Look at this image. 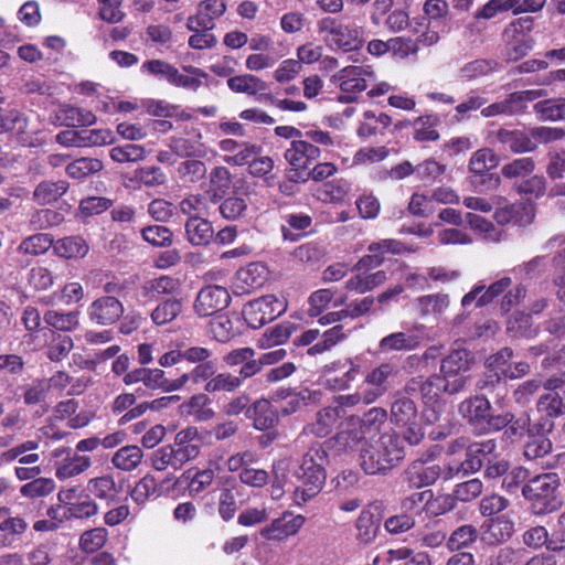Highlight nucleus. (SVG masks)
Segmentation results:
<instances>
[{"instance_id": "nucleus-21", "label": "nucleus", "mask_w": 565, "mask_h": 565, "mask_svg": "<svg viewBox=\"0 0 565 565\" xmlns=\"http://www.w3.org/2000/svg\"><path fill=\"white\" fill-rule=\"evenodd\" d=\"M497 441L487 439L480 443H473L467 447L466 459L458 468V472L473 473L486 466L490 459H494Z\"/></svg>"}, {"instance_id": "nucleus-24", "label": "nucleus", "mask_w": 565, "mask_h": 565, "mask_svg": "<svg viewBox=\"0 0 565 565\" xmlns=\"http://www.w3.org/2000/svg\"><path fill=\"white\" fill-rule=\"evenodd\" d=\"M341 418L339 411L332 405L323 407L317 412L315 419L303 427L302 433L324 438L333 431Z\"/></svg>"}, {"instance_id": "nucleus-13", "label": "nucleus", "mask_w": 565, "mask_h": 565, "mask_svg": "<svg viewBox=\"0 0 565 565\" xmlns=\"http://www.w3.org/2000/svg\"><path fill=\"white\" fill-rule=\"evenodd\" d=\"M511 284L510 277H502L490 285L479 281L462 297L461 306L468 308L475 305L476 308H482L507 291Z\"/></svg>"}, {"instance_id": "nucleus-47", "label": "nucleus", "mask_w": 565, "mask_h": 565, "mask_svg": "<svg viewBox=\"0 0 565 565\" xmlns=\"http://www.w3.org/2000/svg\"><path fill=\"white\" fill-rule=\"evenodd\" d=\"M104 164L96 158H78L66 166V174L76 180H83L103 169Z\"/></svg>"}, {"instance_id": "nucleus-43", "label": "nucleus", "mask_w": 565, "mask_h": 565, "mask_svg": "<svg viewBox=\"0 0 565 565\" xmlns=\"http://www.w3.org/2000/svg\"><path fill=\"white\" fill-rule=\"evenodd\" d=\"M351 191V183L345 179L324 182L318 190V198L323 202H342Z\"/></svg>"}, {"instance_id": "nucleus-52", "label": "nucleus", "mask_w": 565, "mask_h": 565, "mask_svg": "<svg viewBox=\"0 0 565 565\" xmlns=\"http://www.w3.org/2000/svg\"><path fill=\"white\" fill-rule=\"evenodd\" d=\"M499 164V157L493 150L482 148L476 151L470 161L469 169L472 173L483 175L489 170L497 168Z\"/></svg>"}, {"instance_id": "nucleus-32", "label": "nucleus", "mask_w": 565, "mask_h": 565, "mask_svg": "<svg viewBox=\"0 0 565 565\" xmlns=\"http://www.w3.org/2000/svg\"><path fill=\"white\" fill-rule=\"evenodd\" d=\"M184 227L186 239L193 246L207 245L214 235L212 223L203 217H189Z\"/></svg>"}, {"instance_id": "nucleus-30", "label": "nucleus", "mask_w": 565, "mask_h": 565, "mask_svg": "<svg viewBox=\"0 0 565 565\" xmlns=\"http://www.w3.org/2000/svg\"><path fill=\"white\" fill-rule=\"evenodd\" d=\"M56 119L66 127H85L96 122V116L90 110L68 104L60 106Z\"/></svg>"}, {"instance_id": "nucleus-51", "label": "nucleus", "mask_w": 565, "mask_h": 565, "mask_svg": "<svg viewBox=\"0 0 565 565\" xmlns=\"http://www.w3.org/2000/svg\"><path fill=\"white\" fill-rule=\"evenodd\" d=\"M53 245L54 242L50 234L39 233L24 238L18 250L25 255L39 256L46 253Z\"/></svg>"}, {"instance_id": "nucleus-9", "label": "nucleus", "mask_w": 565, "mask_h": 565, "mask_svg": "<svg viewBox=\"0 0 565 565\" xmlns=\"http://www.w3.org/2000/svg\"><path fill=\"white\" fill-rule=\"evenodd\" d=\"M375 79V72L370 65H349L330 77V82L344 93H361Z\"/></svg>"}, {"instance_id": "nucleus-55", "label": "nucleus", "mask_w": 565, "mask_h": 565, "mask_svg": "<svg viewBox=\"0 0 565 565\" xmlns=\"http://www.w3.org/2000/svg\"><path fill=\"white\" fill-rule=\"evenodd\" d=\"M466 221L472 230L482 235L483 239L490 242H499L501 239V230L484 217L475 213H467Z\"/></svg>"}, {"instance_id": "nucleus-26", "label": "nucleus", "mask_w": 565, "mask_h": 565, "mask_svg": "<svg viewBox=\"0 0 565 565\" xmlns=\"http://www.w3.org/2000/svg\"><path fill=\"white\" fill-rule=\"evenodd\" d=\"M246 415L253 419L257 430H270L279 420L277 409L267 399L256 401L247 408Z\"/></svg>"}, {"instance_id": "nucleus-14", "label": "nucleus", "mask_w": 565, "mask_h": 565, "mask_svg": "<svg viewBox=\"0 0 565 565\" xmlns=\"http://www.w3.org/2000/svg\"><path fill=\"white\" fill-rule=\"evenodd\" d=\"M305 522L306 518L303 515L285 511L279 518L274 519L268 525L264 526L259 534L268 541L281 542L296 535Z\"/></svg>"}, {"instance_id": "nucleus-10", "label": "nucleus", "mask_w": 565, "mask_h": 565, "mask_svg": "<svg viewBox=\"0 0 565 565\" xmlns=\"http://www.w3.org/2000/svg\"><path fill=\"white\" fill-rule=\"evenodd\" d=\"M546 0H489L476 13V19L490 20L498 13L512 11L513 14L540 11Z\"/></svg>"}, {"instance_id": "nucleus-39", "label": "nucleus", "mask_w": 565, "mask_h": 565, "mask_svg": "<svg viewBox=\"0 0 565 565\" xmlns=\"http://www.w3.org/2000/svg\"><path fill=\"white\" fill-rule=\"evenodd\" d=\"M379 520L371 509H363L355 522V537L361 544H369L376 537Z\"/></svg>"}, {"instance_id": "nucleus-4", "label": "nucleus", "mask_w": 565, "mask_h": 565, "mask_svg": "<svg viewBox=\"0 0 565 565\" xmlns=\"http://www.w3.org/2000/svg\"><path fill=\"white\" fill-rule=\"evenodd\" d=\"M183 71L188 74L180 73L173 64L160 58L145 61L140 66L145 75L192 92H196L202 85V78L209 76L202 68L192 65L183 66Z\"/></svg>"}, {"instance_id": "nucleus-45", "label": "nucleus", "mask_w": 565, "mask_h": 565, "mask_svg": "<svg viewBox=\"0 0 565 565\" xmlns=\"http://www.w3.org/2000/svg\"><path fill=\"white\" fill-rule=\"evenodd\" d=\"M216 469L217 468L210 466L204 469L195 470L193 473L191 470H188L183 477L189 479L188 490L190 495H198L211 487L215 478Z\"/></svg>"}, {"instance_id": "nucleus-36", "label": "nucleus", "mask_w": 565, "mask_h": 565, "mask_svg": "<svg viewBox=\"0 0 565 565\" xmlns=\"http://www.w3.org/2000/svg\"><path fill=\"white\" fill-rule=\"evenodd\" d=\"M68 190V183L64 180L42 181L33 191V201L39 205L56 202Z\"/></svg>"}, {"instance_id": "nucleus-35", "label": "nucleus", "mask_w": 565, "mask_h": 565, "mask_svg": "<svg viewBox=\"0 0 565 565\" xmlns=\"http://www.w3.org/2000/svg\"><path fill=\"white\" fill-rule=\"evenodd\" d=\"M142 458L143 451L139 446L127 445L114 452L110 462L116 469L130 472L140 466Z\"/></svg>"}, {"instance_id": "nucleus-42", "label": "nucleus", "mask_w": 565, "mask_h": 565, "mask_svg": "<svg viewBox=\"0 0 565 565\" xmlns=\"http://www.w3.org/2000/svg\"><path fill=\"white\" fill-rule=\"evenodd\" d=\"M533 109L542 121L565 120V99H544L534 104Z\"/></svg>"}, {"instance_id": "nucleus-58", "label": "nucleus", "mask_w": 565, "mask_h": 565, "mask_svg": "<svg viewBox=\"0 0 565 565\" xmlns=\"http://www.w3.org/2000/svg\"><path fill=\"white\" fill-rule=\"evenodd\" d=\"M478 537V531L476 526L471 524H465L456 529L447 540V546L451 551H458L468 547Z\"/></svg>"}, {"instance_id": "nucleus-23", "label": "nucleus", "mask_w": 565, "mask_h": 565, "mask_svg": "<svg viewBox=\"0 0 565 565\" xmlns=\"http://www.w3.org/2000/svg\"><path fill=\"white\" fill-rule=\"evenodd\" d=\"M493 138L497 142L507 147L514 153H525L535 150V141L532 140L530 130H509L500 128L498 131L493 132Z\"/></svg>"}, {"instance_id": "nucleus-8", "label": "nucleus", "mask_w": 565, "mask_h": 565, "mask_svg": "<svg viewBox=\"0 0 565 565\" xmlns=\"http://www.w3.org/2000/svg\"><path fill=\"white\" fill-rule=\"evenodd\" d=\"M286 302L274 295H266L247 302L243 308L246 323L258 329L286 311Z\"/></svg>"}, {"instance_id": "nucleus-3", "label": "nucleus", "mask_w": 565, "mask_h": 565, "mask_svg": "<svg viewBox=\"0 0 565 565\" xmlns=\"http://www.w3.org/2000/svg\"><path fill=\"white\" fill-rule=\"evenodd\" d=\"M326 462L327 452L319 444L312 445L303 455L296 471L297 478L301 481L294 493L297 505H302L320 493L327 479Z\"/></svg>"}, {"instance_id": "nucleus-38", "label": "nucleus", "mask_w": 565, "mask_h": 565, "mask_svg": "<svg viewBox=\"0 0 565 565\" xmlns=\"http://www.w3.org/2000/svg\"><path fill=\"white\" fill-rule=\"evenodd\" d=\"M536 409L550 418L565 415V390L542 394L536 402Z\"/></svg>"}, {"instance_id": "nucleus-44", "label": "nucleus", "mask_w": 565, "mask_h": 565, "mask_svg": "<svg viewBox=\"0 0 565 565\" xmlns=\"http://www.w3.org/2000/svg\"><path fill=\"white\" fill-rule=\"evenodd\" d=\"M182 299L170 298L160 302L151 311V320L157 326H163L172 322L182 311Z\"/></svg>"}, {"instance_id": "nucleus-19", "label": "nucleus", "mask_w": 565, "mask_h": 565, "mask_svg": "<svg viewBox=\"0 0 565 565\" xmlns=\"http://www.w3.org/2000/svg\"><path fill=\"white\" fill-rule=\"evenodd\" d=\"M87 315L95 324L111 326L124 315V305L116 297L103 296L89 305Z\"/></svg>"}, {"instance_id": "nucleus-37", "label": "nucleus", "mask_w": 565, "mask_h": 565, "mask_svg": "<svg viewBox=\"0 0 565 565\" xmlns=\"http://www.w3.org/2000/svg\"><path fill=\"white\" fill-rule=\"evenodd\" d=\"M54 253L63 258H83L87 255L89 246L82 236H67L56 241Z\"/></svg>"}, {"instance_id": "nucleus-31", "label": "nucleus", "mask_w": 565, "mask_h": 565, "mask_svg": "<svg viewBox=\"0 0 565 565\" xmlns=\"http://www.w3.org/2000/svg\"><path fill=\"white\" fill-rule=\"evenodd\" d=\"M86 490L95 498L106 501L107 504L114 503L121 492V488L116 483L114 477L110 475L89 479Z\"/></svg>"}, {"instance_id": "nucleus-12", "label": "nucleus", "mask_w": 565, "mask_h": 565, "mask_svg": "<svg viewBox=\"0 0 565 565\" xmlns=\"http://www.w3.org/2000/svg\"><path fill=\"white\" fill-rule=\"evenodd\" d=\"M53 457L61 459L56 461L55 477L58 480H66L79 476L92 466V458L72 451L71 448H57L53 450Z\"/></svg>"}, {"instance_id": "nucleus-57", "label": "nucleus", "mask_w": 565, "mask_h": 565, "mask_svg": "<svg viewBox=\"0 0 565 565\" xmlns=\"http://www.w3.org/2000/svg\"><path fill=\"white\" fill-rule=\"evenodd\" d=\"M438 118L433 115L418 117L414 121V139L417 141H436L439 134L436 130Z\"/></svg>"}, {"instance_id": "nucleus-17", "label": "nucleus", "mask_w": 565, "mask_h": 565, "mask_svg": "<svg viewBox=\"0 0 565 565\" xmlns=\"http://www.w3.org/2000/svg\"><path fill=\"white\" fill-rule=\"evenodd\" d=\"M491 411V404L483 395L470 396L458 406L460 416L470 425V427L478 434H483L488 418Z\"/></svg>"}, {"instance_id": "nucleus-49", "label": "nucleus", "mask_w": 565, "mask_h": 565, "mask_svg": "<svg viewBox=\"0 0 565 565\" xmlns=\"http://www.w3.org/2000/svg\"><path fill=\"white\" fill-rule=\"evenodd\" d=\"M216 373V362L213 360L205 361L203 363H199L195 367L189 372L183 373L181 376L177 379V384L174 387L178 390L182 388L189 381H192L194 384H199L202 382H207L213 375Z\"/></svg>"}, {"instance_id": "nucleus-20", "label": "nucleus", "mask_w": 565, "mask_h": 565, "mask_svg": "<svg viewBox=\"0 0 565 565\" xmlns=\"http://www.w3.org/2000/svg\"><path fill=\"white\" fill-rule=\"evenodd\" d=\"M226 11L225 0H203L199 3L196 13L186 20V28L190 31L199 29H214L215 20Z\"/></svg>"}, {"instance_id": "nucleus-60", "label": "nucleus", "mask_w": 565, "mask_h": 565, "mask_svg": "<svg viewBox=\"0 0 565 565\" xmlns=\"http://www.w3.org/2000/svg\"><path fill=\"white\" fill-rule=\"evenodd\" d=\"M55 481L52 478L38 477L20 488L21 495L30 499L42 498L55 490Z\"/></svg>"}, {"instance_id": "nucleus-22", "label": "nucleus", "mask_w": 565, "mask_h": 565, "mask_svg": "<svg viewBox=\"0 0 565 565\" xmlns=\"http://www.w3.org/2000/svg\"><path fill=\"white\" fill-rule=\"evenodd\" d=\"M319 157L320 149L308 140H294L285 152V159L291 167L307 170Z\"/></svg>"}, {"instance_id": "nucleus-61", "label": "nucleus", "mask_w": 565, "mask_h": 565, "mask_svg": "<svg viewBox=\"0 0 565 565\" xmlns=\"http://www.w3.org/2000/svg\"><path fill=\"white\" fill-rule=\"evenodd\" d=\"M151 466L157 471H163L169 467H172L174 470L181 469L175 456L174 446L166 445L154 450L151 455Z\"/></svg>"}, {"instance_id": "nucleus-16", "label": "nucleus", "mask_w": 565, "mask_h": 565, "mask_svg": "<svg viewBox=\"0 0 565 565\" xmlns=\"http://www.w3.org/2000/svg\"><path fill=\"white\" fill-rule=\"evenodd\" d=\"M439 465L428 460L412 461L403 472V480L409 489H420L434 484L441 476Z\"/></svg>"}, {"instance_id": "nucleus-7", "label": "nucleus", "mask_w": 565, "mask_h": 565, "mask_svg": "<svg viewBox=\"0 0 565 565\" xmlns=\"http://www.w3.org/2000/svg\"><path fill=\"white\" fill-rule=\"evenodd\" d=\"M533 26L532 17H522L505 28L503 35L507 38L505 55L509 61H519L533 50L534 40L530 35Z\"/></svg>"}, {"instance_id": "nucleus-41", "label": "nucleus", "mask_w": 565, "mask_h": 565, "mask_svg": "<svg viewBox=\"0 0 565 565\" xmlns=\"http://www.w3.org/2000/svg\"><path fill=\"white\" fill-rule=\"evenodd\" d=\"M232 184V177L227 168L215 167L210 173L209 195L213 203H216L228 192Z\"/></svg>"}, {"instance_id": "nucleus-33", "label": "nucleus", "mask_w": 565, "mask_h": 565, "mask_svg": "<svg viewBox=\"0 0 565 565\" xmlns=\"http://www.w3.org/2000/svg\"><path fill=\"white\" fill-rule=\"evenodd\" d=\"M422 342V338L415 333L394 332L381 339L379 351L382 353L392 351H412Z\"/></svg>"}, {"instance_id": "nucleus-5", "label": "nucleus", "mask_w": 565, "mask_h": 565, "mask_svg": "<svg viewBox=\"0 0 565 565\" xmlns=\"http://www.w3.org/2000/svg\"><path fill=\"white\" fill-rule=\"evenodd\" d=\"M559 481L556 473H543L531 478L522 488L523 497L536 515L556 511L562 501L557 495Z\"/></svg>"}, {"instance_id": "nucleus-1", "label": "nucleus", "mask_w": 565, "mask_h": 565, "mask_svg": "<svg viewBox=\"0 0 565 565\" xmlns=\"http://www.w3.org/2000/svg\"><path fill=\"white\" fill-rule=\"evenodd\" d=\"M406 440L395 430H387L360 448L359 465L367 476H386L406 456Z\"/></svg>"}, {"instance_id": "nucleus-15", "label": "nucleus", "mask_w": 565, "mask_h": 565, "mask_svg": "<svg viewBox=\"0 0 565 565\" xmlns=\"http://www.w3.org/2000/svg\"><path fill=\"white\" fill-rule=\"evenodd\" d=\"M366 436L367 434L358 422V416L351 415L345 419L343 428L329 443L337 452H349L365 445Z\"/></svg>"}, {"instance_id": "nucleus-34", "label": "nucleus", "mask_w": 565, "mask_h": 565, "mask_svg": "<svg viewBox=\"0 0 565 565\" xmlns=\"http://www.w3.org/2000/svg\"><path fill=\"white\" fill-rule=\"evenodd\" d=\"M210 404L211 401L207 395L200 393L181 404L180 411L182 415L192 417L195 422H206L212 419L215 415Z\"/></svg>"}, {"instance_id": "nucleus-59", "label": "nucleus", "mask_w": 565, "mask_h": 565, "mask_svg": "<svg viewBox=\"0 0 565 565\" xmlns=\"http://www.w3.org/2000/svg\"><path fill=\"white\" fill-rule=\"evenodd\" d=\"M141 236L154 247H169L173 242L171 230L162 225H149L141 228Z\"/></svg>"}, {"instance_id": "nucleus-28", "label": "nucleus", "mask_w": 565, "mask_h": 565, "mask_svg": "<svg viewBox=\"0 0 565 565\" xmlns=\"http://www.w3.org/2000/svg\"><path fill=\"white\" fill-rule=\"evenodd\" d=\"M2 126L3 131L15 135L23 145H32L31 134L33 130L30 128V120L26 114L18 109H11L2 117Z\"/></svg>"}, {"instance_id": "nucleus-18", "label": "nucleus", "mask_w": 565, "mask_h": 565, "mask_svg": "<svg viewBox=\"0 0 565 565\" xmlns=\"http://www.w3.org/2000/svg\"><path fill=\"white\" fill-rule=\"evenodd\" d=\"M230 302L231 297L226 288L210 285L199 291L194 310L200 317H209L225 309Z\"/></svg>"}, {"instance_id": "nucleus-48", "label": "nucleus", "mask_w": 565, "mask_h": 565, "mask_svg": "<svg viewBox=\"0 0 565 565\" xmlns=\"http://www.w3.org/2000/svg\"><path fill=\"white\" fill-rule=\"evenodd\" d=\"M242 386V379L228 372L215 373L204 385L210 394L232 393Z\"/></svg>"}, {"instance_id": "nucleus-6", "label": "nucleus", "mask_w": 565, "mask_h": 565, "mask_svg": "<svg viewBox=\"0 0 565 565\" xmlns=\"http://www.w3.org/2000/svg\"><path fill=\"white\" fill-rule=\"evenodd\" d=\"M390 422L402 429V437L411 446H416L422 443L425 437L424 428L420 424L417 403L402 394L396 393L388 413Z\"/></svg>"}, {"instance_id": "nucleus-11", "label": "nucleus", "mask_w": 565, "mask_h": 565, "mask_svg": "<svg viewBox=\"0 0 565 565\" xmlns=\"http://www.w3.org/2000/svg\"><path fill=\"white\" fill-rule=\"evenodd\" d=\"M269 278V269L263 262H252L239 268L233 280L236 295H247L263 287Z\"/></svg>"}, {"instance_id": "nucleus-62", "label": "nucleus", "mask_w": 565, "mask_h": 565, "mask_svg": "<svg viewBox=\"0 0 565 565\" xmlns=\"http://www.w3.org/2000/svg\"><path fill=\"white\" fill-rule=\"evenodd\" d=\"M535 163L532 158L524 157L514 159L513 161L504 164L501 169L503 177L508 179L526 178L533 173Z\"/></svg>"}, {"instance_id": "nucleus-50", "label": "nucleus", "mask_w": 565, "mask_h": 565, "mask_svg": "<svg viewBox=\"0 0 565 565\" xmlns=\"http://www.w3.org/2000/svg\"><path fill=\"white\" fill-rule=\"evenodd\" d=\"M513 533L514 523L505 516H498L490 520L486 535L491 544H498L508 541Z\"/></svg>"}, {"instance_id": "nucleus-46", "label": "nucleus", "mask_w": 565, "mask_h": 565, "mask_svg": "<svg viewBox=\"0 0 565 565\" xmlns=\"http://www.w3.org/2000/svg\"><path fill=\"white\" fill-rule=\"evenodd\" d=\"M294 331V323L288 321L278 323L264 332L258 340V344L264 349L282 344L288 341Z\"/></svg>"}, {"instance_id": "nucleus-25", "label": "nucleus", "mask_w": 565, "mask_h": 565, "mask_svg": "<svg viewBox=\"0 0 565 565\" xmlns=\"http://www.w3.org/2000/svg\"><path fill=\"white\" fill-rule=\"evenodd\" d=\"M533 216L532 205L523 202L500 206L494 212V218L501 225L513 223L524 226L532 222Z\"/></svg>"}, {"instance_id": "nucleus-53", "label": "nucleus", "mask_w": 565, "mask_h": 565, "mask_svg": "<svg viewBox=\"0 0 565 565\" xmlns=\"http://www.w3.org/2000/svg\"><path fill=\"white\" fill-rule=\"evenodd\" d=\"M449 306V298L445 294L425 295L417 299V309L420 316L440 315Z\"/></svg>"}, {"instance_id": "nucleus-56", "label": "nucleus", "mask_w": 565, "mask_h": 565, "mask_svg": "<svg viewBox=\"0 0 565 565\" xmlns=\"http://www.w3.org/2000/svg\"><path fill=\"white\" fill-rule=\"evenodd\" d=\"M110 158L118 163L138 162L146 158V150L136 143H126L110 149Z\"/></svg>"}, {"instance_id": "nucleus-63", "label": "nucleus", "mask_w": 565, "mask_h": 565, "mask_svg": "<svg viewBox=\"0 0 565 565\" xmlns=\"http://www.w3.org/2000/svg\"><path fill=\"white\" fill-rule=\"evenodd\" d=\"M44 321L57 330L70 331L77 327L78 313L50 310L44 315Z\"/></svg>"}, {"instance_id": "nucleus-29", "label": "nucleus", "mask_w": 565, "mask_h": 565, "mask_svg": "<svg viewBox=\"0 0 565 565\" xmlns=\"http://www.w3.org/2000/svg\"><path fill=\"white\" fill-rule=\"evenodd\" d=\"M329 45L343 52L359 50L363 45L361 30L354 24L341 22Z\"/></svg>"}, {"instance_id": "nucleus-27", "label": "nucleus", "mask_w": 565, "mask_h": 565, "mask_svg": "<svg viewBox=\"0 0 565 565\" xmlns=\"http://www.w3.org/2000/svg\"><path fill=\"white\" fill-rule=\"evenodd\" d=\"M512 358L513 350L509 347H504L490 355L487 360L489 373L486 374V380L479 384V387L483 390L494 383L499 384Z\"/></svg>"}, {"instance_id": "nucleus-64", "label": "nucleus", "mask_w": 565, "mask_h": 565, "mask_svg": "<svg viewBox=\"0 0 565 565\" xmlns=\"http://www.w3.org/2000/svg\"><path fill=\"white\" fill-rule=\"evenodd\" d=\"M220 214L228 221L243 217L247 211L246 200L241 196H228L218 206Z\"/></svg>"}, {"instance_id": "nucleus-2", "label": "nucleus", "mask_w": 565, "mask_h": 565, "mask_svg": "<svg viewBox=\"0 0 565 565\" xmlns=\"http://www.w3.org/2000/svg\"><path fill=\"white\" fill-rule=\"evenodd\" d=\"M469 353L467 350L451 351L441 361L440 373L430 375L420 386L423 399L427 403L437 402L443 393L457 394L461 392L468 381Z\"/></svg>"}, {"instance_id": "nucleus-40", "label": "nucleus", "mask_w": 565, "mask_h": 565, "mask_svg": "<svg viewBox=\"0 0 565 565\" xmlns=\"http://www.w3.org/2000/svg\"><path fill=\"white\" fill-rule=\"evenodd\" d=\"M228 88L234 93L257 95L268 88V85L262 78L253 74H242L232 76L227 79Z\"/></svg>"}, {"instance_id": "nucleus-54", "label": "nucleus", "mask_w": 565, "mask_h": 565, "mask_svg": "<svg viewBox=\"0 0 565 565\" xmlns=\"http://www.w3.org/2000/svg\"><path fill=\"white\" fill-rule=\"evenodd\" d=\"M98 513V504L86 494L84 498L64 508L62 519H89Z\"/></svg>"}]
</instances>
